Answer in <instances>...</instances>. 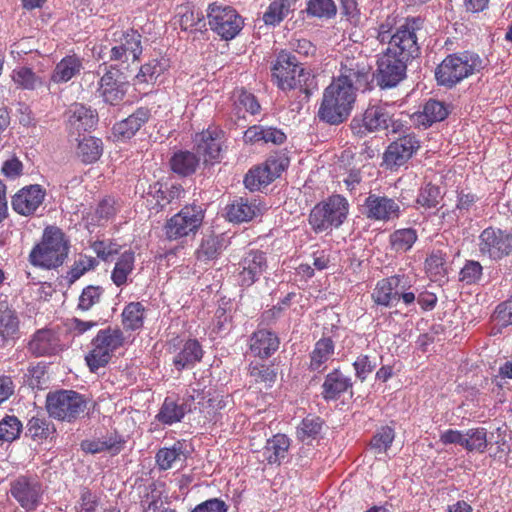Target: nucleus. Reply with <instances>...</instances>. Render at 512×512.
Listing matches in <instances>:
<instances>
[{
  "label": "nucleus",
  "mask_w": 512,
  "mask_h": 512,
  "mask_svg": "<svg viewBox=\"0 0 512 512\" xmlns=\"http://www.w3.org/2000/svg\"><path fill=\"white\" fill-rule=\"evenodd\" d=\"M422 27L419 17H407L402 22L388 15L376 28V39L387 48L378 56L377 84L381 88L395 87L406 77L407 65L419 55L416 32Z\"/></svg>",
  "instance_id": "1"
},
{
  "label": "nucleus",
  "mask_w": 512,
  "mask_h": 512,
  "mask_svg": "<svg viewBox=\"0 0 512 512\" xmlns=\"http://www.w3.org/2000/svg\"><path fill=\"white\" fill-rule=\"evenodd\" d=\"M272 82L282 91L298 89L310 96L317 89V81L312 72L304 68L296 56L281 50L271 66Z\"/></svg>",
  "instance_id": "2"
},
{
  "label": "nucleus",
  "mask_w": 512,
  "mask_h": 512,
  "mask_svg": "<svg viewBox=\"0 0 512 512\" xmlns=\"http://www.w3.org/2000/svg\"><path fill=\"white\" fill-rule=\"evenodd\" d=\"M69 249V240L62 229L50 225L44 228L40 241L31 249L28 261L34 267L54 270L64 264Z\"/></svg>",
  "instance_id": "3"
},
{
  "label": "nucleus",
  "mask_w": 512,
  "mask_h": 512,
  "mask_svg": "<svg viewBox=\"0 0 512 512\" xmlns=\"http://www.w3.org/2000/svg\"><path fill=\"white\" fill-rule=\"evenodd\" d=\"M356 97L357 90L353 89L351 84L332 79L323 91L317 112L319 120L330 125H339L345 122L353 110Z\"/></svg>",
  "instance_id": "4"
},
{
  "label": "nucleus",
  "mask_w": 512,
  "mask_h": 512,
  "mask_svg": "<svg viewBox=\"0 0 512 512\" xmlns=\"http://www.w3.org/2000/svg\"><path fill=\"white\" fill-rule=\"evenodd\" d=\"M482 69L483 60L477 53L471 51L456 52L447 55L436 67L435 79L438 85L453 88Z\"/></svg>",
  "instance_id": "5"
},
{
  "label": "nucleus",
  "mask_w": 512,
  "mask_h": 512,
  "mask_svg": "<svg viewBox=\"0 0 512 512\" xmlns=\"http://www.w3.org/2000/svg\"><path fill=\"white\" fill-rule=\"evenodd\" d=\"M126 344L124 331L118 326H107L100 329L91 340V349L85 361L91 372L109 364L115 353Z\"/></svg>",
  "instance_id": "6"
},
{
  "label": "nucleus",
  "mask_w": 512,
  "mask_h": 512,
  "mask_svg": "<svg viewBox=\"0 0 512 512\" xmlns=\"http://www.w3.org/2000/svg\"><path fill=\"white\" fill-rule=\"evenodd\" d=\"M348 212L347 199L339 194H334L312 208L308 222L314 232L321 233L332 228H339L346 220Z\"/></svg>",
  "instance_id": "7"
},
{
  "label": "nucleus",
  "mask_w": 512,
  "mask_h": 512,
  "mask_svg": "<svg viewBox=\"0 0 512 512\" xmlns=\"http://www.w3.org/2000/svg\"><path fill=\"white\" fill-rule=\"evenodd\" d=\"M87 398L74 390L60 389L46 396V410L50 417L72 423L87 409Z\"/></svg>",
  "instance_id": "8"
},
{
  "label": "nucleus",
  "mask_w": 512,
  "mask_h": 512,
  "mask_svg": "<svg viewBox=\"0 0 512 512\" xmlns=\"http://www.w3.org/2000/svg\"><path fill=\"white\" fill-rule=\"evenodd\" d=\"M390 109L389 105L382 103L369 105L361 117L352 119L350 126L353 133L363 136L367 133L388 130L389 128L394 133L400 132L403 124L401 121L393 119Z\"/></svg>",
  "instance_id": "9"
},
{
  "label": "nucleus",
  "mask_w": 512,
  "mask_h": 512,
  "mask_svg": "<svg viewBox=\"0 0 512 512\" xmlns=\"http://www.w3.org/2000/svg\"><path fill=\"white\" fill-rule=\"evenodd\" d=\"M410 285L404 275H392L377 281L371 294V299L376 305L391 307L397 305L402 300L405 305H411L415 302L416 296L412 291H408Z\"/></svg>",
  "instance_id": "10"
},
{
  "label": "nucleus",
  "mask_w": 512,
  "mask_h": 512,
  "mask_svg": "<svg viewBox=\"0 0 512 512\" xmlns=\"http://www.w3.org/2000/svg\"><path fill=\"white\" fill-rule=\"evenodd\" d=\"M207 20L210 29L224 40L235 38L244 25L242 17L233 7L217 2L208 6Z\"/></svg>",
  "instance_id": "11"
},
{
  "label": "nucleus",
  "mask_w": 512,
  "mask_h": 512,
  "mask_svg": "<svg viewBox=\"0 0 512 512\" xmlns=\"http://www.w3.org/2000/svg\"><path fill=\"white\" fill-rule=\"evenodd\" d=\"M204 219V211L196 204L185 205L178 213L169 218L164 225V233L168 240H178L195 234Z\"/></svg>",
  "instance_id": "12"
},
{
  "label": "nucleus",
  "mask_w": 512,
  "mask_h": 512,
  "mask_svg": "<svg viewBox=\"0 0 512 512\" xmlns=\"http://www.w3.org/2000/svg\"><path fill=\"white\" fill-rule=\"evenodd\" d=\"M141 40V34L133 28L114 31L109 60L120 63L138 61L143 50Z\"/></svg>",
  "instance_id": "13"
},
{
  "label": "nucleus",
  "mask_w": 512,
  "mask_h": 512,
  "mask_svg": "<svg viewBox=\"0 0 512 512\" xmlns=\"http://www.w3.org/2000/svg\"><path fill=\"white\" fill-rule=\"evenodd\" d=\"M371 69L367 55L362 52L346 53L340 62L339 74L333 79L351 84L352 88L358 91L368 83Z\"/></svg>",
  "instance_id": "14"
},
{
  "label": "nucleus",
  "mask_w": 512,
  "mask_h": 512,
  "mask_svg": "<svg viewBox=\"0 0 512 512\" xmlns=\"http://www.w3.org/2000/svg\"><path fill=\"white\" fill-rule=\"evenodd\" d=\"M481 256L499 261L512 253V233L497 227L485 228L478 237Z\"/></svg>",
  "instance_id": "15"
},
{
  "label": "nucleus",
  "mask_w": 512,
  "mask_h": 512,
  "mask_svg": "<svg viewBox=\"0 0 512 512\" xmlns=\"http://www.w3.org/2000/svg\"><path fill=\"white\" fill-rule=\"evenodd\" d=\"M11 497L26 512H33L42 502L43 486L37 477L20 475L10 482Z\"/></svg>",
  "instance_id": "16"
},
{
  "label": "nucleus",
  "mask_w": 512,
  "mask_h": 512,
  "mask_svg": "<svg viewBox=\"0 0 512 512\" xmlns=\"http://www.w3.org/2000/svg\"><path fill=\"white\" fill-rule=\"evenodd\" d=\"M268 268L267 255L259 249L246 251L235 266V277L241 287L256 283Z\"/></svg>",
  "instance_id": "17"
},
{
  "label": "nucleus",
  "mask_w": 512,
  "mask_h": 512,
  "mask_svg": "<svg viewBox=\"0 0 512 512\" xmlns=\"http://www.w3.org/2000/svg\"><path fill=\"white\" fill-rule=\"evenodd\" d=\"M287 166V158L278 155L270 156L262 165L248 171L244 178V184L250 191L260 190L280 177Z\"/></svg>",
  "instance_id": "18"
},
{
  "label": "nucleus",
  "mask_w": 512,
  "mask_h": 512,
  "mask_svg": "<svg viewBox=\"0 0 512 512\" xmlns=\"http://www.w3.org/2000/svg\"><path fill=\"white\" fill-rule=\"evenodd\" d=\"M402 210L398 200L386 195L369 193L364 200L363 214L371 221L390 222L401 216Z\"/></svg>",
  "instance_id": "19"
},
{
  "label": "nucleus",
  "mask_w": 512,
  "mask_h": 512,
  "mask_svg": "<svg viewBox=\"0 0 512 512\" xmlns=\"http://www.w3.org/2000/svg\"><path fill=\"white\" fill-rule=\"evenodd\" d=\"M129 88L123 73L114 67L109 66L98 81V93L105 103L118 105L123 101Z\"/></svg>",
  "instance_id": "20"
},
{
  "label": "nucleus",
  "mask_w": 512,
  "mask_h": 512,
  "mask_svg": "<svg viewBox=\"0 0 512 512\" xmlns=\"http://www.w3.org/2000/svg\"><path fill=\"white\" fill-rule=\"evenodd\" d=\"M46 195V189L42 185H26L11 197V207L20 216H34L43 205Z\"/></svg>",
  "instance_id": "21"
},
{
  "label": "nucleus",
  "mask_w": 512,
  "mask_h": 512,
  "mask_svg": "<svg viewBox=\"0 0 512 512\" xmlns=\"http://www.w3.org/2000/svg\"><path fill=\"white\" fill-rule=\"evenodd\" d=\"M167 350L175 353L172 362L178 371L194 367L204 355L202 345L195 338H189L182 344V340L175 337L167 343Z\"/></svg>",
  "instance_id": "22"
},
{
  "label": "nucleus",
  "mask_w": 512,
  "mask_h": 512,
  "mask_svg": "<svg viewBox=\"0 0 512 512\" xmlns=\"http://www.w3.org/2000/svg\"><path fill=\"white\" fill-rule=\"evenodd\" d=\"M224 131L217 125H209L207 129L196 133L193 141L196 151L204 157V162L218 161L222 152Z\"/></svg>",
  "instance_id": "23"
},
{
  "label": "nucleus",
  "mask_w": 512,
  "mask_h": 512,
  "mask_svg": "<svg viewBox=\"0 0 512 512\" xmlns=\"http://www.w3.org/2000/svg\"><path fill=\"white\" fill-rule=\"evenodd\" d=\"M420 148V142L415 134H406L387 147L384 153V163L388 168L404 165Z\"/></svg>",
  "instance_id": "24"
},
{
  "label": "nucleus",
  "mask_w": 512,
  "mask_h": 512,
  "mask_svg": "<svg viewBox=\"0 0 512 512\" xmlns=\"http://www.w3.org/2000/svg\"><path fill=\"white\" fill-rule=\"evenodd\" d=\"M65 346L53 329H39L34 332L27 344V349L35 357L55 356L63 351Z\"/></svg>",
  "instance_id": "25"
},
{
  "label": "nucleus",
  "mask_w": 512,
  "mask_h": 512,
  "mask_svg": "<svg viewBox=\"0 0 512 512\" xmlns=\"http://www.w3.org/2000/svg\"><path fill=\"white\" fill-rule=\"evenodd\" d=\"M21 336L18 312L7 302H0V349L14 346Z\"/></svg>",
  "instance_id": "26"
},
{
  "label": "nucleus",
  "mask_w": 512,
  "mask_h": 512,
  "mask_svg": "<svg viewBox=\"0 0 512 512\" xmlns=\"http://www.w3.org/2000/svg\"><path fill=\"white\" fill-rule=\"evenodd\" d=\"M68 130L70 134L80 135L95 128L98 122L96 110L81 103H74L69 109Z\"/></svg>",
  "instance_id": "27"
},
{
  "label": "nucleus",
  "mask_w": 512,
  "mask_h": 512,
  "mask_svg": "<svg viewBox=\"0 0 512 512\" xmlns=\"http://www.w3.org/2000/svg\"><path fill=\"white\" fill-rule=\"evenodd\" d=\"M186 401L196 407L205 420H213L217 411L223 408L222 400L210 390L193 388L186 395Z\"/></svg>",
  "instance_id": "28"
},
{
  "label": "nucleus",
  "mask_w": 512,
  "mask_h": 512,
  "mask_svg": "<svg viewBox=\"0 0 512 512\" xmlns=\"http://www.w3.org/2000/svg\"><path fill=\"white\" fill-rule=\"evenodd\" d=\"M150 118L151 110L148 107H139L127 118L114 124L112 128L113 135L118 140L130 139Z\"/></svg>",
  "instance_id": "29"
},
{
  "label": "nucleus",
  "mask_w": 512,
  "mask_h": 512,
  "mask_svg": "<svg viewBox=\"0 0 512 512\" xmlns=\"http://www.w3.org/2000/svg\"><path fill=\"white\" fill-rule=\"evenodd\" d=\"M280 346L278 335L267 329L254 331L249 338V349L255 357L268 359Z\"/></svg>",
  "instance_id": "30"
},
{
  "label": "nucleus",
  "mask_w": 512,
  "mask_h": 512,
  "mask_svg": "<svg viewBox=\"0 0 512 512\" xmlns=\"http://www.w3.org/2000/svg\"><path fill=\"white\" fill-rule=\"evenodd\" d=\"M193 411H196V407L186 401V396L181 403L172 397H166L155 418L161 424L171 426L181 422L187 413Z\"/></svg>",
  "instance_id": "31"
},
{
  "label": "nucleus",
  "mask_w": 512,
  "mask_h": 512,
  "mask_svg": "<svg viewBox=\"0 0 512 512\" xmlns=\"http://www.w3.org/2000/svg\"><path fill=\"white\" fill-rule=\"evenodd\" d=\"M83 69V59L76 53L63 57L51 73L50 81L55 84L67 83Z\"/></svg>",
  "instance_id": "32"
},
{
  "label": "nucleus",
  "mask_w": 512,
  "mask_h": 512,
  "mask_svg": "<svg viewBox=\"0 0 512 512\" xmlns=\"http://www.w3.org/2000/svg\"><path fill=\"white\" fill-rule=\"evenodd\" d=\"M351 388V378L344 375L339 369H334L325 377L322 384V397L326 401L337 400L343 393Z\"/></svg>",
  "instance_id": "33"
},
{
  "label": "nucleus",
  "mask_w": 512,
  "mask_h": 512,
  "mask_svg": "<svg viewBox=\"0 0 512 512\" xmlns=\"http://www.w3.org/2000/svg\"><path fill=\"white\" fill-rule=\"evenodd\" d=\"M135 261V253L130 249L118 256L110 275L115 286L123 287L131 282L130 276L135 269Z\"/></svg>",
  "instance_id": "34"
},
{
  "label": "nucleus",
  "mask_w": 512,
  "mask_h": 512,
  "mask_svg": "<svg viewBox=\"0 0 512 512\" xmlns=\"http://www.w3.org/2000/svg\"><path fill=\"white\" fill-rule=\"evenodd\" d=\"M290 447V439L285 434H275L266 441L262 450L263 461L269 465H280Z\"/></svg>",
  "instance_id": "35"
},
{
  "label": "nucleus",
  "mask_w": 512,
  "mask_h": 512,
  "mask_svg": "<svg viewBox=\"0 0 512 512\" xmlns=\"http://www.w3.org/2000/svg\"><path fill=\"white\" fill-rule=\"evenodd\" d=\"M145 319V306L139 301L129 302L121 313L122 330L126 332L140 331L144 327Z\"/></svg>",
  "instance_id": "36"
},
{
  "label": "nucleus",
  "mask_w": 512,
  "mask_h": 512,
  "mask_svg": "<svg viewBox=\"0 0 512 512\" xmlns=\"http://www.w3.org/2000/svg\"><path fill=\"white\" fill-rule=\"evenodd\" d=\"M186 460L184 443L176 441L170 447L160 448L155 455V462L159 470L166 471L175 467L177 463Z\"/></svg>",
  "instance_id": "37"
},
{
  "label": "nucleus",
  "mask_w": 512,
  "mask_h": 512,
  "mask_svg": "<svg viewBox=\"0 0 512 512\" xmlns=\"http://www.w3.org/2000/svg\"><path fill=\"white\" fill-rule=\"evenodd\" d=\"M448 116L446 106L434 99H429L423 106L422 111L414 114L415 121L418 125L425 128L430 127L436 122L443 121Z\"/></svg>",
  "instance_id": "38"
},
{
  "label": "nucleus",
  "mask_w": 512,
  "mask_h": 512,
  "mask_svg": "<svg viewBox=\"0 0 512 512\" xmlns=\"http://www.w3.org/2000/svg\"><path fill=\"white\" fill-rule=\"evenodd\" d=\"M258 213V206L243 197L234 200L227 207V218L235 223L251 221Z\"/></svg>",
  "instance_id": "39"
},
{
  "label": "nucleus",
  "mask_w": 512,
  "mask_h": 512,
  "mask_svg": "<svg viewBox=\"0 0 512 512\" xmlns=\"http://www.w3.org/2000/svg\"><path fill=\"white\" fill-rule=\"evenodd\" d=\"M335 350L334 342L329 337L319 339L310 353L309 369L311 371H322L324 364L333 356Z\"/></svg>",
  "instance_id": "40"
},
{
  "label": "nucleus",
  "mask_w": 512,
  "mask_h": 512,
  "mask_svg": "<svg viewBox=\"0 0 512 512\" xmlns=\"http://www.w3.org/2000/svg\"><path fill=\"white\" fill-rule=\"evenodd\" d=\"M199 162L200 159L195 153L180 150L171 157L170 166L173 172L181 176H189L196 172Z\"/></svg>",
  "instance_id": "41"
},
{
  "label": "nucleus",
  "mask_w": 512,
  "mask_h": 512,
  "mask_svg": "<svg viewBox=\"0 0 512 512\" xmlns=\"http://www.w3.org/2000/svg\"><path fill=\"white\" fill-rule=\"evenodd\" d=\"M323 426L324 420L321 417L309 414L296 429L297 439L303 443L311 444L313 440L320 436Z\"/></svg>",
  "instance_id": "42"
},
{
  "label": "nucleus",
  "mask_w": 512,
  "mask_h": 512,
  "mask_svg": "<svg viewBox=\"0 0 512 512\" xmlns=\"http://www.w3.org/2000/svg\"><path fill=\"white\" fill-rule=\"evenodd\" d=\"M115 201L112 198H104L99 202L94 212L87 213L83 219L87 226H100L116 215Z\"/></svg>",
  "instance_id": "43"
},
{
  "label": "nucleus",
  "mask_w": 512,
  "mask_h": 512,
  "mask_svg": "<svg viewBox=\"0 0 512 512\" xmlns=\"http://www.w3.org/2000/svg\"><path fill=\"white\" fill-rule=\"evenodd\" d=\"M103 153L102 141L92 136L84 137L78 143L77 155L85 164H92L99 160Z\"/></svg>",
  "instance_id": "44"
},
{
  "label": "nucleus",
  "mask_w": 512,
  "mask_h": 512,
  "mask_svg": "<svg viewBox=\"0 0 512 512\" xmlns=\"http://www.w3.org/2000/svg\"><path fill=\"white\" fill-rule=\"evenodd\" d=\"M81 448L84 452L91 454L108 451L112 455H117L123 449V441L115 437L85 440L82 441Z\"/></svg>",
  "instance_id": "45"
},
{
  "label": "nucleus",
  "mask_w": 512,
  "mask_h": 512,
  "mask_svg": "<svg viewBox=\"0 0 512 512\" xmlns=\"http://www.w3.org/2000/svg\"><path fill=\"white\" fill-rule=\"evenodd\" d=\"M417 239L418 234L414 228L397 229L389 236L391 248L397 253L409 251Z\"/></svg>",
  "instance_id": "46"
},
{
  "label": "nucleus",
  "mask_w": 512,
  "mask_h": 512,
  "mask_svg": "<svg viewBox=\"0 0 512 512\" xmlns=\"http://www.w3.org/2000/svg\"><path fill=\"white\" fill-rule=\"evenodd\" d=\"M233 106L235 113L241 117L242 112H248L255 115L260 112L261 106L254 94L244 90L237 89L233 94ZM242 117H244L242 115Z\"/></svg>",
  "instance_id": "47"
},
{
  "label": "nucleus",
  "mask_w": 512,
  "mask_h": 512,
  "mask_svg": "<svg viewBox=\"0 0 512 512\" xmlns=\"http://www.w3.org/2000/svg\"><path fill=\"white\" fill-rule=\"evenodd\" d=\"M185 193L181 184H171L170 186L160 184L153 197L156 204L162 209L168 204L181 201L185 197Z\"/></svg>",
  "instance_id": "48"
},
{
  "label": "nucleus",
  "mask_w": 512,
  "mask_h": 512,
  "mask_svg": "<svg viewBox=\"0 0 512 512\" xmlns=\"http://www.w3.org/2000/svg\"><path fill=\"white\" fill-rule=\"evenodd\" d=\"M488 447L487 430L484 427L470 428L465 432L464 449L468 452L484 453Z\"/></svg>",
  "instance_id": "49"
},
{
  "label": "nucleus",
  "mask_w": 512,
  "mask_h": 512,
  "mask_svg": "<svg viewBox=\"0 0 512 512\" xmlns=\"http://www.w3.org/2000/svg\"><path fill=\"white\" fill-rule=\"evenodd\" d=\"M103 294L104 289L101 286L88 285L84 287L79 295L76 309L81 312L90 311L101 302Z\"/></svg>",
  "instance_id": "50"
},
{
  "label": "nucleus",
  "mask_w": 512,
  "mask_h": 512,
  "mask_svg": "<svg viewBox=\"0 0 512 512\" xmlns=\"http://www.w3.org/2000/svg\"><path fill=\"white\" fill-rule=\"evenodd\" d=\"M248 373L255 383L263 384L265 387H272L277 377L275 369L264 363L251 362Z\"/></svg>",
  "instance_id": "51"
},
{
  "label": "nucleus",
  "mask_w": 512,
  "mask_h": 512,
  "mask_svg": "<svg viewBox=\"0 0 512 512\" xmlns=\"http://www.w3.org/2000/svg\"><path fill=\"white\" fill-rule=\"evenodd\" d=\"M292 2L290 0H273L263 15L268 25L279 24L289 13Z\"/></svg>",
  "instance_id": "52"
},
{
  "label": "nucleus",
  "mask_w": 512,
  "mask_h": 512,
  "mask_svg": "<svg viewBox=\"0 0 512 512\" xmlns=\"http://www.w3.org/2000/svg\"><path fill=\"white\" fill-rule=\"evenodd\" d=\"M27 432L34 439H47L55 432L54 425L44 416H34L27 423Z\"/></svg>",
  "instance_id": "53"
},
{
  "label": "nucleus",
  "mask_w": 512,
  "mask_h": 512,
  "mask_svg": "<svg viewBox=\"0 0 512 512\" xmlns=\"http://www.w3.org/2000/svg\"><path fill=\"white\" fill-rule=\"evenodd\" d=\"M13 82L21 89L34 90L41 84V78L28 67H18L12 71Z\"/></svg>",
  "instance_id": "54"
},
{
  "label": "nucleus",
  "mask_w": 512,
  "mask_h": 512,
  "mask_svg": "<svg viewBox=\"0 0 512 512\" xmlns=\"http://www.w3.org/2000/svg\"><path fill=\"white\" fill-rule=\"evenodd\" d=\"M442 199L441 189L439 186L427 183L422 186L416 198V203L425 209L437 207Z\"/></svg>",
  "instance_id": "55"
},
{
  "label": "nucleus",
  "mask_w": 512,
  "mask_h": 512,
  "mask_svg": "<svg viewBox=\"0 0 512 512\" xmlns=\"http://www.w3.org/2000/svg\"><path fill=\"white\" fill-rule=\"evenodd\" d=\"M306 12L311 17L330 19L337 13L333 0H308Z\"/></svg>",
  "instance_id": "56"
},
{
  "label": "nucleus",
  "mask_w": 512,
  "mask_h": 512,
  "mask_svg": "<svg viewBox=\"0 0 512 512\" xmlns=\"http://www.w3.org/2000/svg\"><path fill=\"white\" fill-rule=\"evenodd\" d=\"M22 431V423L16 416H6L0 421V441L12 442Z\"/></svg>",
  "instance_id": "57"
},
{
  "label": "nucleus",
  "mask_w": 512,
  "mask_h": 512,
  "mask_svg": "<svg viewBox=\"0 0 512 512\" xmlns=\"http://www.w3.org/2000/svg\"><path fill=\"white\" fill-rule=\"evenodd\" d=\"M164 68L158 60H152L141 66L135 76V85L152 84L162 74Z\"/></svg>",
  "instance_id": "58"
},
{
  "label": "nucleus",
  "mask_w": 512,
  "mask_h": 512,
  "mask_svg": "<svg viewBox=\"0 0 512 512\" xmlns=\"http://www.w3.org/2000/svg\"><path fill=\"white\" fill-rule=\"evenodd\" d=\"M395 431L390 426H382L372 437L370 445L377 453H385L392 445Z\"/></svg>",
  "instance_id": "59"
},
{
  "label": "nucleus",
  "mask_w": 512,
  "mask_h": 512,
  "mask_svg": "<svg viewBox=\"0 0 512 512\" xmlns=\"http://www.w3.org/2000/svg\"><path fill=\"white\" fill-rule=\"evenodd\" d=\"M179 25L183 31H196L201 29L204 23V16L194 9L185 8L180 14Z\"/></svg>",
  "instance_id": "60"
},
{
  "label": "nucleus",
  "mask_w": 512,
  "mask_h": 512,
  "mask_svg": "<svg viewBox=\"0 0 512 512\" xmlns=\"http://www.w3.org/2000/svg\"><path fill=\"white\" fill-rule=\"evenodd\" d=\"M483 275V267L480 262L467 260L460 270L459 279L467 285L476 284Z\"/></svg>",
  "instance_id": "61"
},
{
  "label": "nucleus",
  "mask_w": 512,
  "mask_h": 512,
  "mask_svg": "<svg viewBox=\"0 0 512 512\" xmlns=\"http://www.w3.org/2000/svg\"><path fill=\"white\" fill-rule=\"evenodd\" d=\"M97 265L98 261L94 257L81 255L79 259L74 262L68 272L70 280H78L86 272L93 270Z\"/></svg>",
  "instance_id": "62"
},
{
  "label": "nucleus",
  "mask_w": 512,
  "mask_h": 512,
  "mask_svg": "<svg viewBox=\"0 0 512 512\" xmlns=\"http://www.w3.org/2000/svg\"><path fill=\"white\" fill-rule=\"evenodd\" d=\"M444 265L445 259L440 251L431 253L425 260L426 272L434 277L444 274Z\"/></svg>",
  "instance_id": "63"
},
{
  "label": "nucleus",
  "mask_w": 512,
  "mask_h": 512,
  "mask_svg": "<svg viewBox=\"0 0 512 512\" xmlns=\"http://www.w3.org/2000/svg\"><path fill=\"white\" fill-rule=\"evenodd\" d=\"M494 319L502 326L512 324V296L496 307Z\"/></svg>",
  "instance_id": "64"
}]
</instances>
